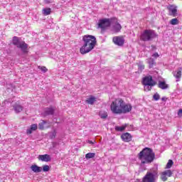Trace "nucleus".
Returning <instances> with one entry per match:
<instances>
[{
    "label": "nucleus",
    "instance_id": "1",
    "mask_svg": "<svg viewBox=\"0 0 182 182\" xmlns=\"http://www.w3.org/2000/svg\"><path fill=\"white\" fill-rule=\"evenodd\" d=\"M138 157L141 160V164H150L154 161L156 154L151 148L146 147L139 153Z\"/></svg>",
    "mask_w": 182,
    "mask_h": 182
},
{
    "label": "nucleus",
    "instance_id": "2",
    "mask_svg": "<svg viewBox=\"0 0 182 182\" xmlns=\"http://www.w3.org/2000/svg\"><path fill=\"white\" fill-rule=\"evenodd\" d=\"M142 85L144 86L145 92H150L153 89V87L157 85V82L153 80L151 75H147L142 79Z\"/></svg>",
    "mask_w": 182,
    "mask_h": 182
},
{
    "label": "nucleus",
    "instance_id": "3",
    "mask_svg": "<svg viewBox=\"0 0 182 182\" xmlns=\"http://www.w3.org/2000/svg\"><path fill=\"white\" fill-rule=\"evenodd\" d=\"M123 106V100L118 98L112 102L110 109L114 114H122V107Z\"/></svg>",
    "mask_w": 182,
    "mask_h": 182
},
{
    "label": "nucleus",
    "instance_id": "4",
    "mask_svg": "<svg viewBox=\"0 0 182 182\" xmlns=\"http://www.w3.org/2000/svg\"><path fill=\"white\" fill-rule=\"evenodd\" d=\"M159 177L157 171H151L146 173L143 178V182H155Z\"/></svg>",
    "mask_w": 182,
    "mask_h": 182
},
{
    "label": "nucleus",
    "instance_id": "5",
    "mask_svg": "<svg viewBox=\"0 0 182 182\" xmlns=\"http://www.w3.org/2000/svg\"><path fill=\"white\" fill-rule=\"evenodd\" d=\"M82 41L85 42V46H96L97 43L95 36L85 35L83 36Z\"/></svg>",
    "mask_w": 182,
    "mask_h": 182
},
{
    "label": "nucleus",
    "instance_id": "6",
    "mask_svg": "<svg viewBox=\"0 0 182 182\" xmlns=\"http://www.w3.org/2000/svg\"><path fill=\"white\" fill-rule=\"evenodd\" d=\"M153 38H156V33L153 30H145L143 33L141 35V41L144 42H147L149 41H151Z\"/></svg>",
    "mask_w": 182,
    "mask_h": 182
},
{
    "label": "nucleus",
    "instance_id": "7",
    "mask_svg": "<svg viewBox=\"0 0 182 182\" xmlns=\"http://www.w3.org/2000/svg\"><path fill=\"white\" fill-rule=\"evenodd\" d=\"M110 19L109 18H104L99 21L98 23V28L101 29H106V28H109L111 25Z\"/></svg>",
    "mask_w": 182,
    "mask_h": 182
},
{
    "label": "nucleus",
    "instance_id": "8",
    "mask_svg": "<svg viewBox=\"0 0 182 182\" xmlns=\"http://www.w3.org/2000/svg\"><path fill=\"white\" fill-rule=\"evenodd\" d=\"M167 9L169 12V16H173V18H175V16H177L178 14H177V6H175L173 4H169L167 6Z\"/></svg>",
    "mask_w": 182,
    "mask_h": 182
},
{
    "label": "nucleus",
    "instance_id": "9",
    "mask_svg": "<svg viewBox=\"0 0 182 182\" xmlns=\"http://www.w3.org/2000/svg\"><path fill=\"white\" fill-rule=\"evenodd\" d=\"M12 43L15 46H27L25 42L21 41V39L18 36H14L12 40Z\"/></svg>",
    "mask_w": 182,
    "mask_h": 182
},
{
    "label": "nucleus",
    "instance_id": "10",
    "mask_svg": "<svg viewBox=\"0 0 182 182\" xmlns=\"http://www.w3.org/2000/svg\"><path fill=\"white\" fill-rule=\"evenodd\" d=\"M132 105L130 104H126L124 100H122V107L121 108L122 114L129 113L132 112Z\"/></svg>",
    "mask_w": 182,
    "mask_h": 182
},
{
    "label": "nucleus",
    "instance_id": "11",
    "mask_svg": "<svg viewBox=\"0 0 182 182\" xmlns=\"http://www.w3.org/2000/svg\"><path fill=\"white\" fill-rule=\"evenodd\" d=\"M112 41L115 45L118 46H122L124 44V38L123 36H115L112 38Z\"/></svg>",
    "mask_w": 182,
    "mask_h": 182
},
{
    "label": "nucleus",
    "instance_id": "12",
    "mask_svg": "<svg viewBox=\"0 0 182 182\" xmlns=\"http://www.w3.org/2000/svg\"><path fill=\"white\" fill-rule=\"evenodd\" d=\"M55 110H56V109L53 107H47L44 109L43 114V116H50L54 114Z\"/></svg>",
    "mask_w": 182,
    "mask_h": 182
},
{
    "label": "nucleus",
    "instance_id": "13",
    "mask_svg": "<svg viewBox=\"0 0 182 182\" xmlns=\"http://www.w3.org/2000/svg\"><path fill=\"white\" fill-rule=\"evenodd\" d=\"M93 46H82L80 49V52L82 55H86V53H89L90 50H92Z\"/></svg>",
    "mask_w": 182,
    "mask_h": 182
},
{
    "label": "nucleus",
    "instance_id": "14",
    "mask_svg": "<svg viewBox=\"0 0 182 182\" xmlns=\"http://www.w3.org/2000/svg\"><path fill=\"white\" fill-rule=\"evenodd\" d=\"M121 139H122L123 141L129 143V141H132V135L129 132H126L121 135Z\"/></svg>",
    "mask_w": 182,
    "mask_h": 182
},
{
    "label": "nucleus",
    "instance_id": "15",
    "mask_svg": "<svg viewBox=\"0 0 182 182\" xmlns=\"http://www.w3.org/2000/svg\"><path fill=\"white\" fill-rule=\"evenodd\" d=\"M38 159L41 161H46V163H48L52 160V159L50 158V156L48 154L39 155Z\"/></svg>",
    "mask_w": 182,
    "mask_h": 182
},
{
    "label": "nucleus",
    "instance_id": "16",
    "mask_svg": "<svg viewBox=\"0 0 182 182\" xmlns=\"http://www.w3.org/2000/svg\"><path fill=\"white\" fill-rule=\"evenodd\" d=\"M38 130V124H33L31 125V127L26 130L27 134H32L33 132Z\"/></svg>",
    "mask_w": 182,
    "mask_h": 182
},
{
    "label": "nucleus",
    "instance_id": "17",
    "mask_svg": "<svg viewBox=\"0 0 182 182\" xmlns=\"http://www.w3.org/2000/svg\"><path fill=\"white\" fill-rule=\"evenodd\" d=\"M174 77L176 79V82H180V79H181V70H177L173 73Z\"/></svg>",
    "mask_w": 182,
    "mask_h": 182
},
{
    "label": "nucleus",
    "instance_id": "18",
    "mask_svg": "<svg viewBox=\"0 0 182 182\" xmlns=\"http://www.w3.org/2000/svg\"><path fill=\"white\" fill-rule=\"evenodd\" d=\"M13 107H14L16 113H21V112H22V110H23V107H22V105H21L19 104H14L13 105Z\"/></svg>",
    "mask_w": 182,
    "mask_h": 182
},
{
    "label": "nucleus",
    "instance_id": "19",
    "mask_svg": "<svg viewBox=\"0 0 182 182\" xmlns=\"http://www.w3.org/2000/svg\"><path fill=\"white\" fill-rule=\"evenodd\" d=\"M31 170H32L33 173H41L42 171V167H40L36 164H33L31 165Z\"/></svg>",
    "mask_w": 182,
    "mask_h": 182
},
{
    "label": "nucleus",
    "instance_id": "20",
    "mask_svg": "<svg viewBox=\"0 0 182 182\" xmlns=\"http://www.w3.org/2000/svg\"><path fill=\"white\" fill-rule=\"evenodd\" d=\"M18 55L22 53H28V46H18Z\"/></svg>",
    "mask_w": 182,
    "mask_h": 182
},
{
    "label": "nucleus",
    "instance_id": "21",
    "mask_svg": "<svg viewBox=\"0 0 182 182\" xmlns=\"http://www.w3.org/2000/svg\"><path fill=\"white\" fill-rule=\"evenodd\" d=\"M158 87L164 90L166 89H168V85H167L164 81H159Z\"/></svg>",
    "mask_w": 182,
    "mask_h": 182
},
{
    "label": "nucleus",
    "instance_id": "22",
    "mask_svg": "<svg viewBox=\"0 0 182 182\" xmlns=\"http://www.w3.org/2000/svg\"><path fill=\"white\" fill-rule=\"evenodd\" d=\"M114 31L115 33H119V32L122 31V25H120L119 23H116L114 26Z\"/></svg>",
    "mask_w": 182,
    "mask_h": 182
},
{
    "label": "nucleus",
    "instance_id": "23",
    "mask_svg": "<svg viewBox=\"0 0 182 182\" xmlns=\"http://www.w3.org/2000/svg\"><path fill=\"white\" fill-rule=\"evenodd\" d=\"M51 13L52 10L50 8L43 9V15H44V16H48V15H50Z\"/></svg>",
    "mask_w": 182,
    "mask_h": 182
},
{
    "label": "nucleus",
    "instance_id": "24",
    "mask_svg": "<svg viewBox=\"0 0 182 182\" xmlns=\"http://www.w3.org/2000/svg\"><path fill=\"white\" fill-rule=\"evenodd\" d=\"M95 102H96V97H93V96H91L90 98H88L87 100H86V102L88 104V105H94Z\"/></svg>",
    "mask_w": 182,
    "mask_h": 182
},
{
    "label": "nucleus",
    "instance_id": "25",
    "mask_svg": "<svg viewBox=\"0 0 182 182\" xmlns=\"http://www.w3.org/2000/svg\"><path fill=\"white\" fill-rule=\"evenodd\" d=\"M127 127V125H123L122 127L116 126L115 130L116 132H124Z\"/></svg>",
    "mask_w": 182,
    "mask_h": 182
},
{
    "label": "nucleus",
    "instance_id": "26",
    "mask_svg": "<svg viewBox=\"0 0 182 182\" xmlns=\"http://www.w3.org/2000/svg\"><path fill=\"white\" fill-rule=\"evenodd\" d=\"M147 63L149 65V68L151 69L154 66V59L149 58L147 59Z\"/></svg>",
    "mask_w": 182,
    "mask_h": 182
},
{
    "label": "nucleus",
    "instance_id": "27",
    "mask_svg": "<svg viewBox=\"0 0 182 182\" xmlns=\"http://www.w3.org/2000/svg\"><path fill=\"white\" fill-rule=\"evenodd\" d=\"M169 23L170 25H178V23H180V21H178L177 18H174L170 20Z\"/></svg>",
    "mask_w": 182,
    "mask_h": 182
},
{
    "label": "nucleus",
    "instance_id": "28",
    "mask_svg": "<svg viewBox=\"0 0 182 182\" xmlns=\"http://www.w3.org/2000/svg\"><path fill=\"white\" fill-rule=\"evenodd\" d=\"M99 116L101 119H107V112L105 111H100L99 112Z\"/></svg>",
    "mask_w": 182,
    "mask_h": 182
},
{
    "label": "nucleus",
    "instance_id": "29",
    "mask_svg": "<svg viewBox=\"0 0 182 182\" xmlns=\"http://www.w3.org/2000/svg\"><path fill=\"white\" fill-rule=\"evenodd\" d=\"M45 124H46V121L42 120V122L38 124V129L43 130V129H45Z\"/></svg>",
    "mask_w": 182,
    "mask_h": 182
},
{
    "label": "nucleus",
    "instance_id": "30",
    "mask_svg": "<svg viewBox=\"0 0 182 182\" xmlns=\"http://www.w3.org/2000/svg\"><path fill=\"white\" fill-rule=\"evenodd\" d=\"M95 156H96L95 153H88L85 155V159H95Z\"/></svg>",
    "mask_w": 182,
    "mask_h": 182
},
{
    "label": "nucleus",
    "instance_id": "31",
    "mask_svg": "<svg viewBox=\"0 0 182 182\" xmlns=\"http://www.w3.org/2000/svg\"><path fill=\"white\" fill-rule=\"evenodd\" d=\"M173 164H174V162L173 161V160L169 159L166 164V168H171V167L173 166Z\"/></svg>",
    "mask_w": 182,
    "mask_h": 182
},
{
    "label": "nucleus",
    "instance_id": "32",
    "mask_svg": "<svg viewBox=\"0 0 182 182\" xmlns=\"http://www.w3.org/2000/svg\"><path fill=\"white\" fill-rule=\"evenodd\" d=\"M163 173L164 174H166L167 177H171V176H173V171H171V170H166Z\"/></svg>",
    "mask_w": 182,
    "mask_h": 182
},
{
    "label": "nucleus",
    "instance_id": "33",
    "mask_svg": "<svg viewBox=\"0 0 182 182\" xmlns=\"http://www.w3.org/2000/svg\"><path fill=\"white\" fill-rule=\"evenodd\" d=\"M42 170L43 171H45V172L49 171L50 170V167H49V166L48 165H44L43 166Z\"/></svg>",
    "mask_w": 182,
    "mask_h": 182
},
{
    "label": "nucleus",
    "instance_id": "34",
    "mask_svg": "<svg viewBox=\"0 0 182 182\" xmlns=\"http://www.w3.org/2000/svg\"><path fill=\"white\" fill-rule=\"evenodd\" d=\"M161 180H162V181H167V176L164 172L161 173Z\"/></svg>",
    "mask_w": 182,
    "mask_h": 182
},
{
    "label": "nucleus",
    "instance_id": "35",
    "mask_svg": "<svg viewBox=\"0 0 182 182\" xmlns=\"http://www.w3.org/2000/svg\"><path fill=\"white\" fill-rule=\"evenodd\" d=\"M38 69L43 72V73H46V71L48 70V68H46L45 66H38Z\"/></svg>",
    "mask_w": 182,
    "mask_h": 182
},
{
    "label": "nucleus",
    "instance_id": "36",
    "mask_svg": "<svg viewBox=\"0 0 182 182\" xmlns=\"http://www.w3.org/2000/svg\"><path fill=\"white\" fill-rule=\"evenodd\" d=\"M154 100H160V95L159 93H156L153 96Z\"/></svg>",
    "mask_w": 182,
    "mask_h": 182
},
{
    "label": "nucleus",
    "instance_id": "37",
    "mask_svg": "<svg viewBox=\"0 0 182 182\" xmlns=\"http://www.w3.org/2000/svg\"><path fill=\"white\" fill-rule=\"evenodd\" d=\"M139 70H144V65L139 63L138 65Z\"/></svg>",
    "mask_w": 182,
    "mask_h": 182
},
{
    "label": "nucleus",
    "instance_id": "38",
    "mask_svg": "<svg viewBox=\"0 0 182 182\" xmlns=\"http://www.w3.org/2000/svg\"><path fill=\"white\" fill-rule=\"evenodd\" d=\"M160 56V55H159L158 53H155L152 55L153 58H156V59H157V58H159Z\"/></svg>",
    "mask_w": 182,
    "mask_h": 182
},
{
    "label": "nucleus",
    "instance_id": "39",
    "mask_svg": "<svg viewBox=\"0 0 182 182\" xmlns=\"http://www.w3.org/2000/svg\"><path fill=\"white\" fill-rule=\"evenodd\" d=\"M178 116H179L180 117H181V116H182V109H180L178 111Z\"/></svg>",
    "mask_w": 182,
    "mask_h": 182
},
{
    "label": "nucleus",
    "instance_id": "40",
    "mask_svg": "<svg viewBox=\"0 0 182 182\" xmlns=\"http://www.w3.org/2000/svg\"><path fill=\"white\" fill-rule=\"evenodd\" d=\"M87 143H89V144H95V143H96V141L94 140V141H91V140H88Z\"/></svg>",
    "mask_w": 182,
    "mask_h": 182
},
{
    "label": "nucleus",
    "instance_id": "41",
    "mask_svg": "<svg viewBox=\"0 0 182 182\" xmlns=\"http://www.w3.org/2000/svg\"><path fill=\"white\" fill-rule=\"evenodd\" d=\"M55 136H56V132H54L53 133V136H51V139H53V137H55Z\"/></svg>",
    "mask_w": 182,
    "mask_h": 182
},
{
    "label": "nucleus",
    "instance_id": "42",
    "mask_svg": "<svg viewBox=\"0 0 182 182\" xmlns=\"http://www.w3.org/2000/svg\"><path fill=\"white\" fill-rule=\"evenodd\" d=\"M161 100H163L164 102H166L167 100V98L164 97L161 98Z\"/></svg>",
    "mask_w": 182,
    "mask_h": 182
},
{
    "label": "nucleus",
    "instance_id": "43",
    "mask_svg": "<svg viewBox=\"0 0 182 182\" xmlns=\"http://www.w3.org/2000/svg\"><path fill=\"white\" fill-rule=\"evenodd\" d=\"M46 1H48V2H50V0H46Z\"/></svg>",
    "mask_w": 182,
    "mask_h": 182
}]
</instances>
